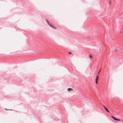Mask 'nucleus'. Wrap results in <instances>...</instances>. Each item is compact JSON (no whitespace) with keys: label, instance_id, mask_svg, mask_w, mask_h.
<instances>
[{"label":"nucleus","instance_id":"7ed1b4c3","mask_svg":"<svg viewBox=\"0 0 123 123\" xmlns=\"http://www.w3.org/2000/svg\"><path fill=\"white\" fill-rule=\"evenodd\" d=\"M68 91H71L72 90H73V89L72 88H69L68 89Z\"/></svg>","mask_w":123,"mask_h":123},{"label":"nucleus","instance_id":"9b49d317","mask_svg":"<svg viewBox=\"0 0 123 123\" xmlns=\"http://www.w3.org/2000/svg\"><path fill=\"white\" fill-rule=\"evenodd\" d=\"M71 52H70L69 53V54H71Z\"/></svg>","mask_w":123,"mask_h":123},{"label":"nucleus","instance_id":"20e7f679","mask_svg":"<svg viewBox=\"0 0 123 123\" xmlns=\"http://www.w3.org/2000/svg\"><path fill=\"white\" fill-rule=\"evenodd\" d=\"M45 20H46V21L47 23L49 25L50 24H49V22L48 21V20L47 19H46Z\"/></svg>","mask_w":123,"mask_h":123},{"label":"nucleus","instance_id":"f03ea898","mask_svg":"<svg viewBox=\"0 0 123 123\" xmlns=\"http://www.w3.org/2000/svg\"><path fill=\"white\" fill-rule=\"evenodd\" d=\"M111 117H112V118L113 119H114L115 120L117 121V119H117V118H115V117H113V116H111Z\"/></svg>","mask_w":123,"mask_h":123},{"label":"nucleus","instance_id":"423d86ee","mask_svg":"<svg viewBox=\"0 0 123 123\" xmlns=\"http://www.w3.org/2000/svg\"><path fill=\"white\" fill-rule=\"evenodd\" d=\"M105 109L106 111H107L108 112H109V111L108 110L106 107H105Z\"/></svg>","mask_w":123,"mask_h":123},{"label":"nucleus","instance_id":"1a4fd4ad","mask_svg":"<svg viewBox=\"0 0 123 123\" xmlns=\"http://www.w3.org/2000/svg\"><path fill=\"white\" fill-rule=\"evenodd\" d=\"M101 70V69H100V70H99V72H98V74H99V72H100V71Z\"/></svg>","mask_w":123,"mask_h":123},{"label":"nucleus","instance_id":"0eeeda50","mask_svg":"<svg viewBox=\"0 0 123 123\" xmlns=\"http://www.w3.org/2000/svg\"><path fill=\"white\" fill-rule=\"evenodd\" d=\"M89 57L90 58H92V56L91 55H90Z\"/></svg>","mask_w":123,"mask_h":123},{"label":"nucleus","instance_id":"f257e3e1","mask_svg":"<svg viewBox=\"0 0 123 123\" xmlns=\"http://www.w3.org/2000/svg\"><path fill=\"white\" fill-rule=\"evenodd\" d=\"M98 76L96 78V84H97L98 83Z\"/></svg>","mask_w":123,"mask_h":123},{"label":"nucleus","instance_id":"f8f14e48","mask_svg":"<svg viewBox=\"0 0 123 123\" xmlns=\"http://www.w3.org/2000/svg\"><path fill=\"white\" fill-rule=\"evenodd\" d=\"M104 107V108H105V107H106L104 105L103 106Z\"/></svg>","mask_w":123,"mask_h":123},{"label":"nucleus","instance_id":"39448f33","mask_svg":"<svg viewBox=\"0 0 123 123\" xmlns=\"http://www.w3.org/2000/svg\"><path fill=\"white\" fill-rule=\"evenodd\" d=\"M49 25V26H50V27H52L54 29H55V28L52 25H51V24H50Z\"/></svg>","mask_w":123,"mask_h":123},{"label":"nucleus","instance_id":"9d476101","mask_svg":"<svg viewBox=\"0 0 123 123\" xmlns=\"http://www.w3.org/2000/svg\"><path fill=\"white\" fill-rule=\"evenodd\" d=\"M120 119H117V121H120Z\"/></svg>","mask_w":123,"mask_h":123},{"label":"nucleus","instance_id":"6e6552de","mask_svg":"<svg viewBox=\"0 0 123 123\" xmlns=\"http://www.w3.org/2000/svg\"><path fill=\"white\" fill-rule=\"evenodd\" d=\"M5 109L6 110H11V109H7L6 108H5Z\"/></svg>","mask_w":123,"mask_h":123}]
</instances>
